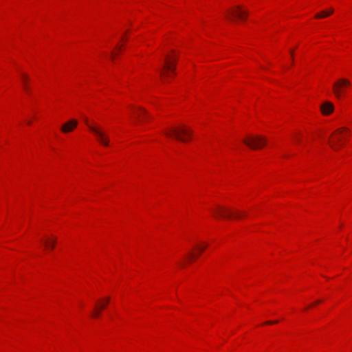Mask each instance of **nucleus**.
<instances>
[{
  "label": "nucleus",
  "instance_id": "9b49d317",
  "mask_svg": "<svg viewBox=\"0 0 352 352\" xmlns=\"http://www.w3.org/2000/svg\"><path fill=\"white\" fill-rule=\"evenodd\" d=\"M56 243V238L47 239L44 241L45 246L47 248H50V249H52V250L54 249Z\"/></svg>",
  "mask_w": 352,
  "mask_h": 352
},
{
  "label": "nucleus",
  "instance_id": "1a4fd4ad",
  "mask_svg": "<svg viewBox=\"0 0 352 352\" xmlns=\"http://www.w3.org/2000/svg\"><path fill=\"white\" fill-rule=\"evenodd\" d=\"M175 69V66L172 65L171 61L170 60H166L163 67V69L160 71V74L162 76L168 77L169 76L168 72H173Z\"/></svg>",
  "mask_w": 352,
  "mask_h": 352
},
{
  "label": "nucleus",
  "instance_id": "412c9836",
  "mask_svg": "<svg viewBox=\"0 0 352 352\" xmlns=\"http://www.w3.org/2000/svg\"><path fill=\"white\" fill-rule=\"evenodd\" d=\"M320 302H321L320 300H317V301L315 302V304H318V303H320Z\"/></svg>",
  "mask_w": 352,
  "mask_h": 352
},
{
  "label": "nucleus",
  "instance_id": "9d476101",
  "mask_svg": "<svg viewBox=\"0 0 352 352\" xmlns=\"http://www.w3.org/2000/svg\"><path fill=\"white\" fill-rule=\"evenodd\" d=\"M333 104L329 101L323 102L320 107L321 112L324 116H327L331 113L333 111Z\"/></svg>",
  "mask_w": 352,
  "mask_h": 352
},
{
  "label": "nucleus",
  "instance_id": "4be33fe9",
  "mask_svg": "<svg viewBox=\"0 0 352 352\" xmlns=\"http://www.w3.org/2000/svg\"><path fill=\"white\" fill-rule=\"evenodd\" d=\"M113 56H114V54H113V53H112V54H111V57H112V58H113Z\"/></svg>",
  "mask_w": 352,
  "mask_h": 352
},
{
  "label": "nucleus",
  "instance_id": "ddd939ff",
  "mask_svg": "<svg viewBox=\"0 0 352 352\" xmlns=\"http://www.w3.org/2000/svg\"><path fill=\"white\" fill-rule=\"evenodd\" d=\"M138 117L140 118H142V120H146L147 117H149L150 116L148 113L143 109L140 108L137 113Z\"/></svg>",
  "mask_w": 352,
  "mask_h": 352
},
{
  "label": "nucleus",
  "instance_id": "dca6fc26",
  "mask_svg": "<svg viewBox=\"0 0 352 352\" xmlns=\"http://www.w3.org/2000/svg\"><path fill=\"white\" fill-rule=\"evenodd\" d=\"M206 247H207V245H204L202 246L197 247V248L200 252H202L203 251H204V250L206 249Z\"/></svg>",
  "mask_w": 352,
  "mask_h": 352
},
{
  "label": "nucleus",
  "instance_id": "39448f33",
  "mask_svg": "<svg viewBox=\"0 0 352 352\" xmlns=\"http://www.w3.org/2000/svg\"><path fill=\"white\" fill-rule=\"evenodd\" d=\"M344 131H348V129L346 128H340L333 132L331 140L329 142L333 149L338 150L340 146H342L341 140L345 135Z\"/></svg>",
  "mask_w": 352,
  "mask_h": 352
},
{
  "label": "nucleus",
  "instance_id": "6ab92c4d",
  "mask_svg": "<svg viewBox=\"0 0 352 352\" xmlns=\"http://www.w3.org/2000/svg\"><path fill=\"white\" fill-rule=\"evenodd\" d=\"M294 138H295V140H296L297 142H299V141H300V138H299V137L298 136V135H294Z\"/></svg>",
  "mask_w": 352,
  "mask_h": 352
},
{
  "label": "nucleus",
  "instance_id": "f257e3e1",
  "mask_svg": "<svg viewBox=\"0 0 352 352\" xmlns=\"http://www.w3.org/2000/svg\"><path fill=\"white\" fill-rule=\"evenodd\" d=\"M165 134L168 137L174 138L182 142H186L190 138L192 131L182 126L178 128H171L166 131Z\"/></svg>",
  "mask_w": 352,
  "mask_h": 352
},
{
  "label": "nucleus",
  "instance_id": "f3484780",
  "mask_svg": "<svg viewBox=\"0 0 352 352\" xmlns=\"http://www.w3.org/2000/svg\"><path fill=\"white\" fill-rule=\"evenodd\" d=\"M278 321V320H274V321H267L265 322V324H276L277 323Z\"/></svg>",
  "mask_w": 352,
  "mask_h": 352
},
{
  "label": "nucleus",
  "instance_id": "7ed1b4c3",
  "mask_svg": "<svg viewBox=\"0 0 352 352\" xmlns=\"http://www.w3.org/2000/svg\"><path fill=\"white\" fill-rule=\"evenodd\" d=\"M243 142L252 149H258L266 145L267 139L261 135H250Z\"/></svg>",
  "mask_w": 352,
  "mask_h": 352
},
{
  "label": "nucleus",
  "instance_id": "f03ea898",
  "mask_svg": "<svg viewBox=\"0 0 352 352\" xmlns=\"http://www.w3.org/2000/svg\"><path fill=\"white\" fill-rule=\"evenodd\" d=\"M85 123L89 130L95 134L96 140L100 144L104 146L109 145V135L100 126L96 124H90L87 120Z\"/></svg>",
  "mask_w": 352,
  "mask_h": 352
},
{
  "label": "nucleus",
  "instance_id": "aec40b11",
  "mask_svg": "<svg viewBox=\"0 0 352 352\" xmlns=\"http://www.w3.org/2000/svg\"><path fill=\"white\" fill-rule=\"evenodd\" d=\"M290 54H291L292 57H293L294 56V51L291 50Z\"/></svg>",
  "mask_w": 352,
  "mask_h": 352
},
{
  "label": "nucleus",
  "instance_id": "0eeeda50",
  "mask_svg": "<svg viewBox=\"0 0 352 352\" xmlns=\"http://www.w3.org/2000/svg\"><path fill=\"white\" fill-rule=\"evenodd\" d=\"M248 14V11L242 10L240 6H236L235 9L231 10L228 12L227 17L230 20H233L235 18L243 20Z\"/></svg>",
  "mask_w": 352,
  "mask_h": 352
},
{
  "label": "nucleus",
  "instance_id": "6e6552de",
  "mask_svg": "<svg viewBox=\"0 0 352 352\" xmlns=\"http://www.w3.org/2000/svg\"><path fill=\"white\" fill-rule=\"evenodd\" d=\"M78 125V121L76 120L72 119L65 123L61 126V131L67 133L72 131Z\"/></svg>",
  "mask_w": 352,
  "mask_h": 352
},
{
  "label": "nucleus",
  "instance_id": "f8f14e48",
  "mask_svg": "<svg viewBox=\"0 0 352 352\" xmlns=\"http://www.w3.org/2000/svg\"><path fill=\"white\" fill-rule=\"evenodd\" d=\"M333 9L330 8L328 11H322L320 13L316 14V18H317V19L324 18V17H327V16L331 15V14H333Z\"/></svg>",
  "mask_w": 352,
  "mask_h": 352
},
{
  "label": "nucleus",
  "instance_id": "423d86ee",
  "mask_svg": "<svg viewBox=\"0 0 352 352\" xmlns=\"http://www.w3.org/2000/svg\"><path fill=\"white\" fill-rule=\"evenodd\" d=\"M214 212L216 214L224 218H230L233 217L236 219H239L242 217V215L240 212H232L230 210L220 206H218L217 209H216Z\"/></svg>",
  "mask_w": 352,
  "mask_h": 352
},
{
  "label": "nucleus",
  "instance_id": "4468645a",
  "mask_svg": "<svg viewBox=\"0 0 352 352\" xmlns=\"http://www.w3.org/2000/svg\"><path fill=\"white\" fill-rule=\"evenodd\" d=\"M21 80H22L23 87H24L25 90L27 92H29L30 88H29V87L28 85V82L29 80L28 77L26 75H25V74H22Z\"/></svg>",
  "mask_w": 352,
  "mask_h": 352
},
{
  "label": "nucleus",
  "instance_id": "2eb2a0df",
  "mask_svg": "<svg viewBox=\"0 0 352 352\" xmlns=\"http://www.w3.org/2000/svg\"><path fill=\"white\" fill-rule=\"evenodd\" d=\"M109 299H110L109 297L107 298V299L105 300V302H102L100 306H98V308L100 310L104 309L107 306V305L109 303Z\"/></svg>",
  "mask_w": 352,
  "mask_h": 352
},
{
  "label": "nucleus",
  "instance_id": "a211bd4d",
  "mask_svg": "<svg viewBox=\"0 0 352 352\" xmlns=\"http://www.w3.org/2000/svg\"><path fill=\"white\" fill-rule=\"evenodd\" d=\"M100 315V309L98 311H96L94 314L93 316L96 317V316H98Z\"/></svg>",
  "mask_w": 352,
  "mask_h": 352
},
{
  "label": "nucleus",
  "instance_id": "20e7f679",
  "mask_svg": "<svg viewBox=\"0 0 352 352\" xmlns=\"http://www.w3.org/2000/svg\"><path fill=\"white\" fill-rule=\"evenodd\" d=\"M351 85V82L346 78H340L333 85V91L336 97L340 99L344 94L346 89Z\"/></svg>",
  "mask_w": 352,
  "mask_h": 352
}]
</instances>
